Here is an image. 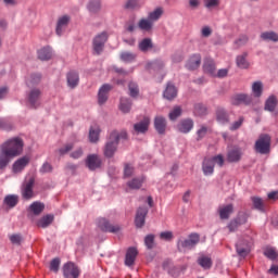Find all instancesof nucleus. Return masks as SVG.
I'll return each instance as SVG.
<instances>
[{
  "label": "nucleus",
  "mask_w": 278,
  "mask_h": 278,
  "mask_svg": "<svg viewBox=\"0 0 278 278\" xmlns=\"http://www.w3.org/2000/svg\"><path fill=\"white\" fill-rule=\"evenodd\" d=\"M23 149H25V141L21 137H13L4 141L0 146V170H5L10 160L23 155Z\"/></svg>",
  "instance_id": "nucleus-1"
},
{
  "label": "nucleus",
  "mask_w": 278,
  "mask_h": 278,
  "mask_svg": "<svg viewBox=\"0 0 278 278\" xmlns=\"http://www.w3.org/2000/svg\"><path fill=\"white\" fill-rule=\"evenodd\" d=\"M98 227L102 231H106L109 233H118L121 231V226L118 225H112L108 219L105 218H100L98 220Z\"/></svg>",
  "instance_id": "nucleus-8"
},
{
  "label": "nucleus",
  "mask_w": 278,
  "mask_h": 278,
  "mask_svg": "<svg viewBox=\"0 0 278 278\" xmlns=\"http://www.w3.org/2000/svg\"><path fill=\"white\" fill-rule=\"evenodd\" d=\"M202 170L206 176L214 175V161H212V159H204Z\"/></svg>",
  "instance_id": "nucleus-29"
},
{
  "label": "nucleus",
  "mask_w": 278,
  "mask_h": 278,
  "mask_svg": "<svg viewBox=\"0 0 278 278\" xmlns=\"http://www.w3.org/2000/svg\"><path fill=\"white\" fill-rule=\"evenodd\" d=\"M219 218L222 220H229V216L233 214V204H227L218 208Z\"/></svg>",
  "instance_id": "nucleus-20"
},
{
  "label": "nucleus",
  "mask_w": 278,
  "mask_h": 278,
  "mask_svg": "<svg viewBox=\"0 0 278 278\" xmlns=\"http://www.w3.org/2000/svg\"><path fill=\"white\" fill-rule=\"evenodd\" d=\"M181 116V106H175L172 112H169V121H177Z\"/></svg>",
  "instance_id": "nucleus-50"
},
{
  "label": "nucleus",
  "mask_w": 278,
  "mask_h": 278,
  "mask_svg": "<svg viewBox=\"0 0 278 278\" xmlns=\"http://www.w3.org/2000/svg\"><path fill=\"white\" fill-rule=\"evenodd\" d=\"M252 203L254 210H257L258 212H265L264 200H262V198L252 197Z\"/></svg>",
  "instance_id": "nucleus-42"
},
{
  "label": "nucleus",
  "mask_w": 278,
  "mask_h": 278,
  "mask_svg": "<svg viewBox=\"0 0 278 278\" xmlns=\"http://www.w3.org/2000/svg\"><path fill=\"white\" fill-rule=\"evenodd\" d=\"M28 211L34 214V216H40L45 212V203L36 201L29 205Z\"/></svg>",
  "instance_id": "nucleus-25"
},
{
  "label": "nucleus",
  "mask_w": 278,
  "mask_h": 278,
  "mask_svg": "<svg viewBox=\"0 0 278 278\" xmlns=\"http://www.w3.org/2000/svg\"><path fill=\"white\" fill-rule=\"evenodd\" d=\"M136 257H138V249L136 248H128L125 256V265L126 266H134L136 262Z\"/></svg>",
  "instance_id": "nucleus-19"
},
{
  "label": "nucleus",
  "mask_w": 278,
  "mask_h": 278,
  "mask_svg": "<svg viewBox=\"0 0 278 278\" xmlns=\"http://www.w3.org/2000/svg\"><path fill=\"white\" fill-rule=\"evenodd\" d=\"M53 220H55V216L51 214L45 215L40 219H38L37 227H40L41 229H47V227L53 224Z\"/></svg>",
  "instance_id": "nucleus-24"
},
{
  "label": "nucleus",
  "mask_w": 278,
  "mask_h": 278,
  "mask_svg": "<svg viewBox=\"0 0 278 278\" xmlns=\"http://www.w3.org/2000/svg\"><path fill=\"white\" fill-rule=\"evenodd\" d=\"M100 134H101V128L99 126H92L89 129V141L92 143L99 142Z\"/></svg>",
  "instance_id": "nucleus-36"
},
{
  "label": "nucleus",
  "mask_w": 278,
  "mask_h": 278,
  "mask_svg": "<svg viewBox=\"0 0 278 278\" xmlns=\"http://www.w3.org/2000/svg\"><path fill=\"white\" fill-rule=\"evenodd\" d=\"M242 243H237V253L240 257H247L251 250L249 248H241Z\"/></svg>",
  "instance_id": "nucleus-52"
},
{
  "label": "nucleus",
  "mask_w": 278,
  "mask_h": 278,
  "mask_svg": "<svg viewBox=\"0 0 278 278\" xmlns=\"http://www.w3.org/2000/svg\"><path fill=\"white\" fill-rule=\"evenodd\" d=\"M4 203L9 207H16L18 205V195L10 194L4 198Z\"/></svg>",
  "instance_id": "nucleus-40"
},
{
  "label": "nucleus",
  "mask_w": 278,
  "mask_h": 278,
  "mask_svg": "<svg viewBox=\"0 0 278 278\" xmlns=\"http://www.w3.org/2000/svg\"><path fill=\"white\" fill-rule=\"evenodd\" d=\"M0 129H4V131H10V129H12V122L5 118H0Z\"/></svg>",
  "instance_id": "nucleus-57"
},
{
  "label": "nucleus",
  "mask_w": 278,
  "mask_h": 278,
  "mask_svg": "<svg viewBox=\"0 0 278 278\" xmlns=\"http://www.w3.org/2000/svg\"><path fill=\"white\" fill-rule=\"evenodd\" d=\"M199 66H201V54H192L186 63V68L188 71H197Z\"/></svg>",
  "instance_id": "nucleus-18"
},
{
  "label": "nucleus",
  "mask_w": 278,
  "mask_h": 278,
  "mask_svg": "<svg viewBox=\"0 0 278 278\" xmlns=\"http://www.w3.org/2000/svg\"><path fill=\"white\" fill-rule=\"evenodd\" d=\"M29 164V156H23L15 161L12 166V170L15 174L23 173L25 167Z\"/></svg>",
  "instance_id": "nucleus-15"
},
{
  "label": "nucleus",
  "mask_w": 278,
  "mask_h": 278,
  "mask_svg": "<svg viewBox=\"0 0 278 278\" xmlns=\"http://www.w3.org/2000/svg\"><path fill=\"white\" fill-rule=\"evenodd\" d=\"M270 142L271 139L269 135H260L258 139L255 141L254 151L261 155H267V153H270Z\"/></svg>",
  "instance_id": "nucleus-4"
},
{
  "label": "nucleus",
  "mask_w": 278,
  "mask_h": 278,
  "mask_svg": "<svg viewBox=\"0 0 278 278\" xmlns=\"http://www.w3.org/2000/svg\"><path fill=\"white\" fill-rule=\"evenodd\" d=\"M163 14H164V10H162V8H157L154 11L149 13L148 18L151 20L153 23H155V21H160Z\"/></svg>",
  "instance_id": "nucleus-41"
},
{
  "label": "nucleus",
  "mask_w": 278,
  "mask_h": 278,
  "mask_svg": "<svg viewBox=\"0 0 278 278\" xmlns=\"http://www.w3.org/2000/svg\"><path fill=\"white\" fill-rule=\"evenodd\" d=\"M201 242V236L197 232L190 233L187 238L180 237L177 241V249L179 253H188L197 248Z\"/></svg>",
  "instance_id": "nucleus-3"
},
{
  "label": "nucleus",
  "mask_w": 278,
  "mask_h": 278,
  "mask_svg": "<svg viewBox=\"0 0 278 278\" xmlns=\"http://www.w3.org/2000/svg\"><path fill=\"white\" fill-rule=\"evenodd\" d=\"M134 175V166L126 164L124 167V177H131Z\"/></svg>",
  "instance_id": "nucleus-63"
},
{
  "label": "nucleus",
  "mask_w": 278,
  "mask_h": 278,
  "mask_svg": "<svg viewBox=\"0 0 278 278\" xmlns=\"http://www.w3.org/2000/svg\"><path fill=\"white\" fill-rule=\"evenodd\" d=\"M34 184H35L34 178H30L23 185V188H22L23 199H26L27 201H29V199L34 198Z\"/></svg>",
  "instance_id": "nucleus-12"
},
{
  "label": "nucleus",
  "mask_w": 278,
  "mask_h": 278,
  "mask_svg": "<svg viewBox=\"0 0 278 278\" xmlns=\"http://www.w3.org/2000/svg\"><path fill=\"white\" fill-rule=\"evenodd\" d=\"M142 184H144V177H138V178H132L127 182V187L130 190H140L142 188Z\"/></svg>",
  "instance_id": "nucleus-32"
},
{
  "label": "nucleus",
  "mask_w": 278,
  "mask_h": 278,
  "mask_svg": "<svg viewBox=\"0 0 278 278\" xmlns=\"http://www.w3.org/2000/svg\"><path fill=\"white\" fill-rule=\"evenodd\" d=\"M121 60L122 62H134V60H136V54L132 52H122Z\"/></svg>",
  "instance_id": "nucleus-51"
},
{
  "label": "nucleus",
  "mask_w": 278,
  "mask_h": 278,
  "mask_svg": "<svg viewBox=\"0 0 278 278\" xmlns=\"http://www.w3.org/2000/svg\"><path fill=\"white\" fill-rule=\"evenodd\" d=\"M278 105V100L275 96H269L265 102V110L266 112H275Z\"/></svg>",
  "instance_id": "nucleus-34"
},
{
  "label": "nucleus",
  "mask_w": 278,
  "mask_h": 278,
  "mask_svg": "<svg viewBox=\"0 0 278 278\" xmlns=\"http://www.w3.org/2000/svg\"><path fill=\"white\" fill-rule=\"evenodd\" d=\"M144 245L147 249L151 250L155 247V235H148L144 238Z\"/></svg>",
  "instance_id": "nucleus-47"
},
{
  "label": "nucleus",
  "mask_w": 278,
  "mask_h": 278,
  "mask_svg": "<svg viewBox=\"0 0 278 278\" xmlns=\"http://www.w3.org/2000/svg\"><path fill=\"white\" fill-rule=\"evenodd\" d=\"M68 23H71V16L63 15L58 20L55 33L58 36H62L64 31H66V27H68Z\"/></svg>",
  "instance_id": "nucleus-13"
},
{
  "label": "nucleus",
  "mask_w": 278,
  "mask_h": 278,
  "mask_svg": "<svg viewBox=\"0 0 278 278\" xmlns=\"http://www.w3.org/2000/svg\"><path fill=\"white\" fill-rule=\"evenodd\" d=\"M247 42H249V36H247V35H241V36L235 41V45H236L237 49H239V47H244V45H247Z\"/></svg>",
  "instance_id": "nucleus-55"
},
{
  "label": "nucleus",
  "mask_w": 278,
  "mask_h": 278,
  "mask_svg": "<svg viewBox=\"0 0 278 278\" xmlns=\"http://www.w3.org/2000/svg\"><path fill=\"white\" fill-rule=\"evenodd\" d=\"M261 39L269 42H278V35L275 31H264L261 34Z\"/></svg>",
  "instance_id": "nucleus-39"
},
{
  "label": "nucleus",
  "mask_w": 278,
  "mask_h": 278,
  "mask_svg": "<svg viewBox=\"0 0 278 278\" xmlns=\"http://www.w3.org/2000/svg\"><path fill=\"white\" fill-rule=\"evenodd\" d=\"M28 88H31V86H36V84H40V74H34L30 76V79L27 80Z\"/></svg>",
  "instance_id": "nucleus-54"
},
{
  "label": "nucleus",
  "mask_w": 278,
  "mask_h": 278,
  "mask_svg": "<svg viewBox=\"0 0 278 278\" xmlns=\"http://www.w3.org/2000/svg\"><path fill=\"white\" fill-rule=\"evenodd\" d=\"M121 140H127V131L122 130L118 132V130H113L103 149L104 157H112L118 151Z\"/></svg>",
  "instance_id": "nucleus-2"
},
{
  "label": "nucleus",
  "mask_w": 278,
  "mask_h": 278,
  "mask_svg": "<svg viewBox=\"0 0 278 278\" xmlns=\"http://www.w3.org/2000/svg\"><path fill=\"white\" fill-rule=\"evenodd\" d=\"M216 121L219 122L220 125H225L229 123V114L227 113V111H225V109L223 108L217 109Z\"/></svg>",
  "instance_id": "nucleus-31"
},
{
  "label": "nucleus",
  "mask_w": 278,
  "mask_h": 278,
  "mask_svg": "<svg viewBox=\"0 0 278 278\" xmlns=\"http://www.w3.org/2000/svg\"><path fill=\"white\" fill-rule=\"evenodd\" d=\"M128 94L131 99H138L140 96V87L138 86V83L134 80L128 83Z\"/></svg>",
  "instance_id": "nucleus-28"
},
{
  "label": "nucleus",
  "mask_w": 278,
  "mask_h": 278,
  "mask_svg": "<svg viewBox=\"0 0 278 278\" xmlns=\"http://www.w3.org/2000/svg\"><path fill=\"white\" fill-rule=\"evenodd\" d=\"M75 144L73 143H66L62 148L59 149L60 155H66V153H70V151H73Z\"/></svg>",
  "instance_id": "nucleus-58"
},
{
  "label": "nucleus",
  "mask_w": 278,
  "mask_h": 278,
  "mask_svg": "<svg viewBox=\"0 0 278 278\" xmlns=\"http://www.w3.org/2000/svg\"><path fill=\"white\" fill-rule=\"evenodd\" d=\"M112 85L104 84L102 85V88L99 89L98 92V103L99 105H103L108 101V94H110V90H112Z\"/></svg>",
  "instance_id": "nucleus-14"
},
{
  "label": "nucleus",
  "mask_w": 278,
  "mask_h": 278,
  "mask_svg": "<svg viewBox=\"0 0 278 278\" xmlns=\"http://www.w3.org/2000/svg\"><path fill=\"white\" fill-rule=\"evenodd\" d=\"M194 127V122L190 118L188 119H182L179 124H178V130L181 134H190V131H192V128Z\"/></svg>",
  "instance_id": "nucleus-22"
},
{
  "label": "nucleus",
  "mask_w": 278,
  "mask_h": 278,
  "mask_svg": "<svg viewBox=\"0 0 278 278\" xmlns=\"http://www.w3.org/2000/svg\"><path fill=\"white\" fill-rule=\"evenodd\" d=\"M88 10L91 14H97L99 10H101V1L100 0H91L88 4Z\"/></svg>",
  "instance_id": "nucleus-44"
},
{
  "label": "nucleus",
  "mask_w": 278,
  "mask_h": 278,
  "mask_svg": "<svg viewBox=\"0 0 278 278\" xmlns=\"http://www.w3.org/2000/svg\"><path fill=\"white\" fill-rule=\"evenodd\" d=\"M147 214H149V208L147 206H140L137 210V213L135 216V225L138 229H142L144 227Z\"/></svg>",
  "instance_id": "nucleus-6"
},
{
  "label": "nucleus",
  "mask_w": 278,
  "mask_h": 278,
  "mask_svg": "<svg viewBox=\"0 0 278 278\" xmlns=\"http://www.w3.org/2000/svg\"><path fill=\"white\" fill-rule=\"evenodd\" d=\"M242 160V150L240 148H233L227 153V161L230 163H236Z\"/></svg>",
  "instance_id": "nucleus-21"
},
{
  "label": "nucleus",
  "mask_w": 278,
  "mask_h": 278,
  "mask_svg": "<svg viewBox=\"0 0 278 278\" xmlns=\"http://www.w3.org/2000/svg\"><path fill=\"white\" fill-rule=\"evenodd\" d=\"M105 42H108V33L102 31L98 34L92 40L93 53L96 55H101L103 49L105 48Z\"/></svg>",
  "instance_id": "nucleus-5"
},
{
  "label": "nucleus",
  "mask_w": 278,
  "mask_h": 278,
  "mask_svg": "<svg viewBox=\"0 0 278 278\" xmlns=\"http://www.w3.org/2000/svg\"><path fill=\"white\" fill-rule=\"evenodd\" d=\"M237 66L239 68H249V62L247 61V53L237 56Z\"/></svg>",
  "instance_id": "nucleus-46"
},
{
  "label": "nucleus",
  "mask_w": 278,
  "mask_h": 278,
  "mask_svg": "<svg viewBox=\"0 0 278 278\" xmlns=\"http://www.w3.org/2000/svg\"><path fill=\"white\" fill-rule=\"evenodd\" d=\"M166 118L162 115L154 117V128L160 135L166 134Z\"/></svg>",
  "instance_id": "nucleus-16"
},
{
  "label": "nucleus",
  "mask_w": 278,
  "mask_h": 278,
  "mask_svg": "<svg viewBox=\"0 0 278 278\" xmlns=\"http://www.w3.org/2000/svg\"><path fill=\"white\" fill-rule=\"evenodd\" d=\"M66 77L70 88H77L79 86V74L77 72H68Z\"/></svg>",
  "instance_id": "nucleus-27"
},
{
  "label": "nucleus",
  "mask_w": 278,
  "mask_h": 278,
  "mask_svg": "<svg viewBox=\"0 0 278 278\" xmlns=\"http://www.w3.org/2000/svg\"><path fill=\"white\" fill-rule=\"evenodd\" d=\"M242 123H244V117L243 116L239 117L238 121L233 122L230 125V127H229L230 131H236V130L240 129L242 127Z\"/></svg>",
  "instance_id": "nucleus-56"
},
{
  "label": "nucleus",
  "mask_w": 278,
  "mask_h": 278,
  "mask_svg": "<svg viewBox=\"0 0 278 278\" xmlns=\"http://www.w3.org/2000/svg\"><path fill=\"white\" fill-rule=\"evenodd\" d=\"M198 264L205 270L212 268V257L202 255L198 258Z\"/></svg>",
  "instance_id": "nucleus-38"
},
{
  "label": "nucleus",
  "mask_w": 278,
  "mask_h": 278,
  "mask_svg": "<svg viewBox=\"0 0 278 278\" xmlns=\"http://www.w3.org/2000/svg\"><path fill=\"white\" fill-rule=\"evenodd\" d=\"M63 275L65 278H78L79 268L74 263H66L63 266Z\"/></svg>",
  "instance_id": "nucleus-10"
},
{
  "label": "nucleus",
  "mask_w": 278,
  "mask_h": 278,
  "mask_svg": "<svg viewBox=\"0 0 278 278\" xmlns=\"http://www.w3.org/2000/svg\"><path fill=\"white\" fill-rule=\"evenodd\" d=\"M241 224L237 219L230 220L227 228L229 229L230 233H233V231H238V227H240Z\"/></svg>",
  "instance_id": "nucleus-61"
},
{
  "label": "nucleus",
  "mask_w": 278,
  "mask_h": 278,
  "mask_svg": "<svg viewBox=\"0 0 278 278\" xmlns=\"http://www.w3.org/2000/svg\"><path fill=\"white\" fill-rule=\"evenodd\" d=\"M53 58V51L49 47L41 48L38 50V59L41 60V62H47Z\"/></svg>",
  "instance_id": "nucleus-26"
},
{
  "label": "nucleus",
  "mask_w": 278,
  "mask_h": 278,
  "mask_svg": "<svg viewBox=\"0 0 278 278\" xmlns=\"http://www.w3.org/2000/svg\"><path fill=\"white\" fill-rule=\"evenodd\" d=\"M139 29L142 31H151L153 29V22L148 18H141L138 23Z\"/></svg>",
  "instance_id": "nucleus-37"
},
{
  "label": "nucleus",
  "mask_w": 278,
  "mask_h": 278,
  "mask_svg": "<svg viewBox=\"0 0 278 278\" xmlns=\"http://www.w3.org/2000/svg\"><path fill=\"white\" fill-rule=\"evenodd\" d=\"M207 131H210V128L207 126H200V128L197 130V140H203V138L207 136Z\"/></svg>",
  "instance_id": "nucleus-48"
},
{
  "label": "nucleus",
  "mask_w": 278,
  "mask_h": 278,
  "mask_svg": "<svg viewBox=\"0 0 278 278\" xmlns=\"http://www.w3.org/2000/svg\"><path fill=\"white\" fill-rule=\"evenodd\" d=\"M211 161L213 162V164L219 165L220 168L222 166H225V157L222 154L213 156Z\"/></svg>",
  "instance_id": "nucleus-60"
},
{
  "label": "nucleus",
  "mask_w": 278,
  "mask_h": 278,
  "mask_svg": "<svg viewBox=\"0 0 278 278\" xmlns=\"http://www.w3.org/2000/svg\"><path fill=\"white\" fill-rule=\"evenodd\" d=\"M131 105H134V102H131V99L122 98L119 102V110L121 112H123V114H129V112H131Z\"/></svg>",
  "instance_id": "nucleus-30"
},
{
  "label": "nucleus",
  "mask_w": 278,
  "mask_h": 278,
  "mask_svg": "<svg viewBox=\"0 0 278 278\" xmlns=\"http://www.w3.org/2000/svg\"><path fill=\"white\" fill-rule=\"evenodd\" d=\"M252 92L254 97H262V92H264V85H262V81L253 83Z\"/></svg>",
  "instance_id": "nucleus-43"
},
{
  "label": "nucleus",
  "mask_w": 278,
  "mask_h": 278,
  "mask_svg": "<svg viewBox=\"0 0 278 278\" xmlns=\"http://www.w3.org/2000/svg\"><path fill=\"white\" fill-rule=\"evenodd\" d=\"M253 102V98L247 93H240L236 94L235 97L231 98V104L232 105H251Z\"/></svg>",
  "instance_id": "nucleus-11"
},
{
  "label": "nucleus",
  "mask_w": 278,
  "mask_h": 278,
  "mask_svg": "<svg viewBox=\"0 0 278 278\" xmlns=\"http://www.w3.org/2000/svg\"><path fill=\"white\" fill-rule=\"evenodd\" d=\"M50 270L58 273L60 270V258H54L50 263Z\"/></svg>",
  "instance_id": "nucleus-62"
},
{
  "label": "nucleus",
  "mask_w": 278,
  "mask_h": 278,
  "mask_svg": "<svg viewBox=\"0 0 278 278\" xmlns=\"http://www.w3.org/2000/svg\"><path fill=\"white\" fill-rule=\"evenodd\" d=\"M149 125H151V118L143 117V119L134 125L136 134H147L149 131Z\"/></svg>",
  "instance_id": "nucleus-17"
},
{
  "label": "nucleus",
  "mask_w": 278,
  "mask_h": 278,
  "mask_svg": "<svg viewBox=\"0 0 278 278\" xmlns=\"http://www.w3.org/2000/svg\"><path fill=\"white\" fill-rule=\"evenodd\" d=\"M203 68L205 73H208V75H213V77L216 76V63H214V60L206 59L204 61Z\"/></svg>",
  "instance_id": "nucleus-33"
},
{
  "label": "nucleus",
  "mask_w": 278,
  "mask_h": 278,
  "mask_svg": "<svg viewBox=\"0 0 278 278\" xmlns=\"http://www.w3.org/2000/svg\"><path fill=\"white\" fill-rule=\"evenodd\" d=\"M139 51L147 53L150 49H153V40L151 38H144L139 42Z\"/></svg>",
  "instance_id": "nucleus-35"
},
{
  "label": "nucleus",
  "mask_w": 278,
  "mask_h": 278,
  "mask_svg": "<svg viewBox=\"0 0 278 278\" xmlns=\"http://www.w3.org/2000/svg\"><path fill=\"white\" fill-rule=\"evenodd\" d=\"M193 113L195 116H205L207 114V108L204 104L198 103L194 105Z\"/></svg>",
  "instance_id": "nucleus-45"
},
{
  "label": "nucleus",
  "mask_w": 278,
  "mask_h": 278,
  "mask_svg": "<svg viewBox=\"0 0 278 278\" xmlns=\"http://www.w3.org/2000/svg\"><path fill=\"white\" fill-rule=\"evenodd\" d=\"M42 92L38 88H34L28 92L27 99L30 108L36 110L37 108H40V97Z\"/></svg>",
  "instance_id": "nucleus-7"
},
{
  "label": "nucleus",
  "mask_w": 278,
  "mask_h": 278,
  "mask_svg": "<svg viewBox=\"0 0 278 278\" xmlns=\"http://www.w3.org/2000/svg\"><path fill=\"white\" fill-rule=\"evenodd\" d=\"M9 238L12 244H21V242H23V237H21V235H11Z\"/></svg>",
  "instance_id": "nucleus-64"
},
{
  "label": "nucleus",
  "mask_w": 278,
  "mask_h": 278,
  "mask_svg": "<svg viewBox=\"0 0 278 278\" xmlns=\"http://www.w3.org/2000/svg\"><path fill=\"white\" fill-rule=\"evenodd\" d=\"M264 255L268 257V260H277V251L274 248L265 249Z\"/></svg>",
  "instance_id": "nucleus-53"
},
{
  "label": "nucleus",
  "mask_w": 278,
  "mask_h": 278,
  "mask_svg": "<svg viewBox=\"0 0 278 278\" xmlns=\"http://www.w3.org/2000/svg\"><path fill=\"white\" fill-rule=\"evenodd\" d=\"M235 220H237L241 226L247 225V220H249V214L245 212H239Z\"/></svg>",
  "instance_id": "nucleus-49"
},
{
  "label": "nucleus",
  "mask_w": 278,
  "mask_h": 278,
  "mask_svg": "<svg viewBox=\"0 0 278 278\" xmlns=\"http://www.w3.org/2000/svg\"><path fill=\"white\" fill-rule=\"evenodd\" d=\"M39 173H41L42 175L47 173H53V165H51L49 162L43 163L39 169Z\"/></svg>",
  "instance_id": "nucleus-59"
},
{
  "label": "nucleus",
  "mask_w": 278,
  "mask_h": 278,
  "mask_svg": "<svg viewBox=\"0 0 278 278\" xmlns=\"http://www.w3.org/2000/svg\"><path fill=\"white\" fill-rule=\"evenodd\" d=\"M101 156L98 154H89L86 159V166L89 170H97V168H101Z\"/></svg>",
  "instance_id": "nucleus-9"
},
{
  "label": "nucleus",
  "mask_w": 278,
  "mask_h": 278,
  "mask_svg": "<svg viewBox=\"0 0 278 278\" xmlns=\"http://www.w3.org/2000/svg\"><path fill=\"white\" fill-rule=\"evenodd\" d=\"M163 97L164 99H167V101H173V99L177 97V87L172 83H168L163 92Z\"/></svg>",
  "instance_id": "nucleus-23"
}]
</instances>
